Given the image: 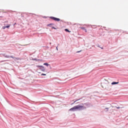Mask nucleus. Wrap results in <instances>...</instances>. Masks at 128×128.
<instances>
[{
    "mask_svg": "<svg viewBox=\"0 0 128 128\" xmlns=\"http://www.w3.org/2000/svg\"><path fill=\"white\" fill-rule=\"evenodd\" d=\"M84 106H80V105L76 106L69 110L70 112H76V110H78V108H82Z\"/></svg>",
    "mask_w": 128,
    "mask_h": 128,
    "instance_id": "1",
    "label": "nucleus"
},
{
    "mask_svg": "<svg viewBox=\"0 0 128 128\" xmlns=\"http://www.w3.org/2000/svg\"><path fill=\"white\" fill-rule=\"evenodd\" d=\"M37 68H39V70H40L42 72H46V68L42 66H37Z\"/></svg>",
    "mask_w": 128,
    "mask_h": 128,
    "instance_id": "2",
    "label": "nucleus"
},
{
    "mask_svg": "<svg viewBox=\"0 0 128 128\" xmlns=\"http://www.w3.org/2000/svg\"><path fill=\"white\" fill-rule=\"evenodd\" d=\"M4 58H14V56L6 55V54H4Z\"/></svg>",
    "mask_w": 128,
    "mask_h": 128,
    "instance_id": "3",
    "label": "nucleus"
},
{
    "mask_svg": "<svg viewBox=\"0 0 128 128\" xmlns=\"http://www.w3.org/2000/svg\"><path fill=\"white\" fill-rule=\"evenodd\" d=\"M54 20H55L56 22H60V19L58 18H55Z\"/></svg>",
    "mask_w": 128,
    "mask_h": 128,
    "instance_id": "4",
    "label": "nucleus"
},
{
    "mask_svg": "<svg viewBox=\"0 0 128 128\" xmlns=\"http://www.w3.org/2000/svg\"><path fill=\"white\" fill-rule=\"evenodd\" d=\"M81 28L82 30H85V32H88V31L86 30V28H83V27H82V28Z\"/></svg>",
    "mask_w": 128,
    "mask_h": 128,
    "instance_id": "5",
    "label": "nucleus"
},
{
    "mask_svg": "<svg viewBox=\"0 0 128 128\" xmlns=\"http://www.w3.org/2000/svg\"><path fill=\"white\" fill-rule=\"evenodd\" d=\"M118 84V82H112V84L114 85V84Z\"/></svg>",
    "mask_w": 128,
    "mask_h": 128,
    "instance_id": "6",
    "label": "nucleus"
},
{
    "mask_svg": "<svg viewBox=\"0 0 128 128\" xmlns=\"http://www.w3.org/2000/svg\"><path fill=\"white\" fill-rule=\"evenodd\" d=\"M44 66H50V64L48 63H44Z\"/></svg>",
    "mask_w": 128,
    "mask_h": 128,
    "instance_id": "7",
    "label": "nucleus"
},
{
    "mask_svg": "<svg viewBox=\"0 0 128 128\" xmlns=\"http://www.w3.org/2000/svg\"><path fill=\"white\" fill-rule=\"evenodd\" d=\"M56 18V17H54V16H50V18H51V20H54V18Z\"/></svg>",
    "mask_w": 128,
    "mask_h": 128,
    "instance_id": "8",
    "label": "nucleus"
},
{
    "mask_svg": "<svg viewBox=\"0 0 128 128\" xmlns=\"http://www.w3.org/2000/svg\"><path fill=\"white\" fill-rule=\"evenodd\" d=\"M65 32H70V31L68 29H65Z\"/></svg>",
    "mask_w": 128,
    "mask_h": 128,
    "instance_id": "9",
    "label": "nucleus"
},
{
    "mask_svg": "<svg viewBox=\"0 0 128 128\" xmlns=\"http://www.w3.org/2000/svg\"><path fill=\"white\" fill-rule=\"evenodd\" d=\"M105 112H108V108H106L104 109Z\"/></svg>",
    "mask_w": 128,
    "mask_h": 128,
    "instance_id": "10",
    "label": "nucleus"
},
{
    "mask_svg": "<svg viewBox=\"0 0 128 128\" xmlns=\"http://www.w3.org/2000/svg\"><path fill=\"white\" fill-rule=\"evenodd\" d=\"M10 26V25H8V26H6V28H9Z\"/></svg>",
    "mask_w": 128,
    "mask_h": 128,
    "instance_id": "11",
    "label": "nucleus"
},
{
    "mask_svg": "<svg viewBox=\"0 0 128 128\" xmlns=\"http://www.w3.org/2000/svg\"><path fill=\"white\" fill-rule=\"evenodd\" d=\"M16 60H20V58H15Z\"/></svg>",
    "mask_w": 128,
    "mask_h": 128,
    "instance_id": "12",
    "label": "nucleus"
},
{
    "mask_svg": "<svg viewBox=\"0 0 128 128\" xmlns=\"http://www.w3.org/2000/svg\"><path fill=\"white\" fill-rule=\"evenodd\" d=\"M41 76H46V74H41Z\"/></svg>",
    "mask_w": 128,
    "mask_h": 128,
    "instance_id": "13",
    "label": "nucleus"
},
{
    "mask_svg": "<svg viewBox=\"0 0 128 128\" xmlns=\"http://www.w3.org/2000/svg\"><path fill=\"white\" fill-rule=\"evenodd\" d=\"M6 28V26L2 27L3 30H4V28Z\"/></svg>",
    "mask_w": 128,
    "mask_h": 128,
    "instance_id": "14",
    "label": "nucleus"
},
{
    "mask_svg": "<svg viewBox=\"0 0 128 128\" xmlns=\"http://www.w3.org/2000/svg\"><path fill=\"white\" fill-rule=\"evenodd\" d=\"M82 52V50L78 51V52H77V53H78V52Z\"/></svg>",
    "mask_w": 128,
    "mask_h": 128,
    "instance_id": "15",
    "label": "nucleus"
},
{
    "mask_svg": "<svg viewBox=\"0 0 128 128\" xmlns=\"http://www.w3.org/2000/svg\"><path fill=\"white\" fill-rule=\"evenodd\" d=\"M78 100H76V101H74V102H78Z\"/></svg>",
    "mask_w": 128,
    "mask_h": 128,
    "instance_id": "16",
    "label": "nucleus"
},
{
    "mask_svg": "<svg viewBox=\"0 0 128 128\" xmlns=\"http://www.w3.org/2000/svg\"><path fill=\"white\" fill-rule=\"evenodd\" d=\"M117 108H120V107H117Z\"/></svg>",
    "mask_w": 128,
    "mask_h": 128,
    "instance_id": "17",
    "label": "nucleus"
},
{
    "mask_svg": "<svg viewBox=\"0 0 128 128\" xmlns=\"http://www.w3.org/2000/svg\"><path fill=\"white\" fill-rule=\"evenodd\" d=\"M102 50H104V48H101Z\"/></svg>",
    "mask_w": 128,
    "mask_h": 128,
    "instance_id": "18",
    "label": "nucleus"
},
{
    "mask_svg": "<svg viewBox=\"0 0 128 128\" xmlns=\"http://www.w3.org/2000/svg\"><path fill=\"white\" fill-rule=\"evenodd\" d=\"M8 22V21H6V22Z\"/></svg>",
    "mask_w": 128,
    "mask_h": 128,
    "instance_id": "19",
    "label": "nucleus"
},
{
    "mask_svg": "<svg viewBox=\"0 0 128 128\" xmlns=\"http://www.w3.org/2000/svg\"><path fill=\"white\" fill-rule=\"evenodd\" d=\"M52 24H48V26H51Z\"/></svg>",
    "mask_w": 128,
    "mask_h": 128,
    "instance_id": "20",
    "label": "nucleus"
},
{
    "mask_svg": "<svg viewBox=\"0 0 128 128\" xmlns=\"http://www.w3.org/2000/svg\"><path fill=\"white\" fill-rule=\"evenodd\" d=\"M54 28L56 30V28Z\"/></svg>",
    "mask_w": 128,
    "mask_h": 128,
    "instance_id": "21",
    "label": "nucleus"
},
{
    "mask_svg": "<svg viewBox=\"0 0 128 128\" xmlns=\"http://www.w3.org/2000/svg\"><path fill=\"white\" fill-rule=\"evenodd\" d=\"M56 50H58V47H56Z\"/></svg>",
    "mask_w": 128,
    "mask_h": 128,
    "instance_id": "22",
    "label": "nucleus"
},
{
    "mask_svg": "<svg viewBox=\"0 0 128 128\" xmlns=\"http://www.w3.org/2000/svg\"><path fill=\"white\" fill-rule=\"evenodd\" d=\"M74 103H72V104H74Z\"/></svg>",
    "mask_w": 128,
    "mask_h": 128,
    "instance_id": "23",
    "label": "nucleus"
}]
</instances>
